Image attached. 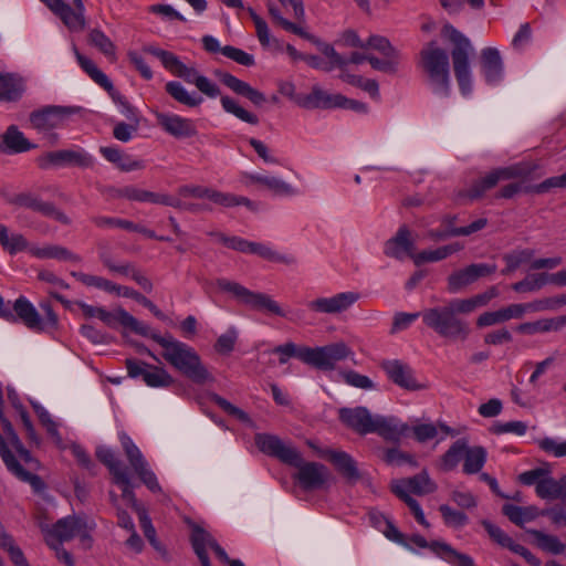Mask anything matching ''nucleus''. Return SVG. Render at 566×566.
<instances>
[{"instance_id":"nucleus-1","label":"nucleus","mask_w":566,"mask_h":566,"mask_svg":"<svg viewBox=\"0 0 566 566\" xmlns=\"http://www.w3.org/2000/svg\"><path fill=\"white\" fill-rule=\"evenodd\" d=\"M495 296V289H491L470 298H453L444 306L423 310L421 318L423 324L440 337L464 342L470 335V327L458 314H471L476 308L485 306Z\"/></svg>"},{"instance_id":"nucleus-2","label":"nucleus","mask_w":566,"mask_h":566,"mask_svg":"<svg viewBox=\"0 0 566 566\" xmlns=\"http://www.w3.org/2000/svg\"><path fill=\"white\" fill-rule=\"evenodd\" d=\"M255 444L263 453L277 458L283 463L298 469L295 478L305 490L321 489L329 478L325 465L317 462H303L298 450L274 434L258 433Z\"/></svg>"},{"instance_id":"nucleus-3","label":"nucleus","mask_w":566,"mask_h":566,"mask_svg":"<svg viewBox=\"0 0 566 566\" xmlns=\"http://www.w3.org/2000/svg\"><path fill=\"white\" fill-rule=\"evenodd\" d=\"M153 338L163 347L161 356L165 360L190 380L196 384H206L213 380V377L202 365L199 355L192 347L171 336L155 334Z\"/></svg>"},{"instance_id":"nucleus-4","label":"nucleus","mask_w":566,"mask_h":566,"mask_svg":"<svg viewBox=\"0 0 566 566\" xmlns=\"http://www.w3.org/2000/svg\"><path fill=\"white\" fill-rule=\"evenodd\" d=\"M420 64L437 94L447 96L450 91L449 57L437 42H429L420 52Z\"/></svg>"},{"instance_id":"nucleus-5","label":"nucleus","mask_w":566,"mask_h":566,"mask_svg":"<svg viewBox=\"0 0 566 566\" xmlns=\"http://www.w3.org/2000/svg\"><path fill=\"white\" fill-rule=\"evenodd\" d=\"M441 33L454 45L451 51L454 74L462 93L469 94L472 90L469 63V55L473 50L472 44L464 34H462L451 24H444Z\"/></svg>"},{"instance_id":"nucleus-6","label":"nucleus","mask_w":566,"mask_h":566,"mask_svg":"<svg viewBox=\"0 0 566 566\" xmlns=\"http://www.w3.org/2000/svg\"><path fill=\"white\" fill-rule=\"evenodd\" d=\"M92 526L80 516L71 515L60 518L52 527L41 525V531L44 534V539L48 545L62 544L80 537L82 541L90 538L88 532Z\"/></svg>"},{"instance_id":"nucleus-7","label":"nucleus","mask_w":566,"mask_h":566,"mask_svg":"<svg viewBox=\"0 0 566 566\" xmlns=\"http://www.w3.org/2000/svg\"><path fill=\"white\" fill-rule=\"evenodd\" d=\"M74 113V108L65 106H46L30 114L32 128L43 134L50 145L59 140V135L52 133L53 129L62 126L66 118Z\"/></svg>"},{"instance_id":"nucleus-8","label":"nucleus","mask_w":566,"mask_h":566,"mask_svg":"<svg viewBox=\"0 0 566 566\" xmlns=\"http://www.w3.org/2000/svg\"><path fill=\"white\" fill-rule=\"evenodd\" d=\"M119 441L122 443L124 453L126 455L129 465L134 472L138 475L142 482L151 491L160 492L161 488L155 473L150 470L147 460L139 450V448L133 442V440L125 433L119 434Z\"/></svg>"},{"instance_id":"nucleus-9","label":"nucleus","mask_w":566,"mask_h":566,"mask_svg":"<svg viewBox=\"0 0 566 566\" xmlns=\"http://www.w3.org/2000/svg\"><path fill=\"white\" fill-rule=\"evenodd\" d=\"M177 195L184 198H198V199H208L214 205L230 208L235 206H245L249 209L254 208V203L248 199L247 197H240L228 192H221L213 188L196 186V185H185L178 188Z\"/></svg>"},{"instance_id":"nucleus-10","label":"nucleus","mask_w":566,"mask_h":566,"mask_svg":"<svg viewBox=\"0 0 566 566\" xmlns=\"http://www.w3.org/2000/svg\"><path fill=\"white\" fill-rule=\"evenodd\" d=\"M352 355V350L344 342L332 343L321 347L306 346L305 364L321 370H333L338 361Z\"/></svg>"},{"instance_id":"nucleus-11","label":"nucleus","mask_w":566,"mask_h":566,"mask_svg":"<svg viewBox=\"0 0 566 566\" xmlns=\"http://www.w3.org/2000/svg\"><path fill=\"white\" fill-rule=\"evenodd\" d=\"M360 298L356 291H345L331 296H319L307 302V308L315 314L339 315L350 310Z\"/></svg>"},{"instance_id":"nucleus-12","label":"nucleus","mask_w":566,"mask_h":566,"mask_svg":"<svg viewBox=\"0 0 566 566\" xmlns=\"http://www.w3.org/2000/svg\"><path fill=\"white\" fill-rule=\"evenodd\" d=\"M41 1L62 20L70 31L81 32L86 28L85 6L83 0H72L74 8L63 0Z\"/></svg>"},{"instance_id":"nucleus-13","label":"nucleus","mask_w":566,"mask_h":566,"mask_svg":"<svg viewBox=\"0 0 566 566\" xmlns=\"http://www.w3.org/2000/svg\"><path fill=\"white\" fill-rule=\"evenodd\" d=\"M9 202L17 207L31 209L62 224L67 226L71 223V219L63 211L57 209L54 203L43 201L40 196L33 192H20L13 196Z\"/></svg>"},{"instance_id":"nucleus-14","label":"nucleus","mask_w":566,"mask_h":566,"mask_svg":"<svg viewBox=\"0 0 566 566\" xmlns=\"http://www.w3.org/2000/svg\"><path fill=\"white\" fill-rule=\"evenodd\" d=\"M190 542L201 566H210L208 548L213 549L220 560H228L227 552L217 543L210 533L197 524H191Z\"/></svg>"},{"instance_id":"nucleus-15","label":"nucleus","mask_w":566,"mask_h":566,"mask_svg":"<svg viewBox=\"0 0 566 566\" xmlns=\"http://www.w3.org/2000/svg\"><path fill=\"white\" fill-rule=\"evenodd\" d=\"M241 182L247 187L259 185L269 190L272 195L279 197H292L297 195L296 188L275 176L243 172Z\"/></svg>"},{"instance_id":"nucleus-16","label":"nucleus","mask_w":566,"mask_h":566,"mask_svg":"<svg viewBox=\"0 0 566 566\" xmlns=\"http://www.w3.org/2000/svg\"><path fill=\"white\" fill-rule=\"evenodd\" d=\"M65 165L90 167L93 165V159L87 153L81 149H63L51 151L40 158V166L42 168Z\"/></svg>"},{"instance_id":"nucleus-17","label":"nucleus","mask_w":566,"mask_h":566,"mask_svg":"<svg viewBox=\"0 0 566 566\" xmlns=\"http://www.w3.org/2000/svg\"><path fill=\"white\" fill-rule=\"evenodd\" d=\"M410 430L411 428L398 417L376 415L371 433H377L386 441L399 442Z\"/></svg>"},{"instance_id":"nucleus-18","label":"nucleus","mask_w":566,"mask_h":566,"mask_svg":"<svg viewBox=\"0 0 566 566\" xmlns=\"http://www.w3.org/2000/svg\"><path fill=\"white\" fill-rule=\"evenodd\" d=\"M384 253L396 260H403L409 256L413 260V255H417L415 240L411 237L410 230L402 226L398 229L396 234L387 240L384 247Z\"/></svg>"},{"instance_id":"nucleus-19","label":"nucleus","mask_w":566,"mask_h":566,"mask_svg":"<svg viewBox=\"0 0 566 566\" xmlns=\"http://www.w3.org/2000/svg\"><path fill=\"white\" fill-rule=\"evenodd\" d=\"M436 490L437 484L430 479L426 470L412 478L398 480L392 484V491L398 497H406L409 493L426 495L433 493Z\"/></svg>"},{"instance_id":"nucleus-20","label":"nucleus","mask_w":566,"mask_h":566,"mask_svg":"<svg viewBox=\"0 0 566 566\" xmlns=\"http://www.w3.org/2000/svg\"><path fill=\"white\" fill-rule=\"evenodd\" d=\"M387 377L397 386L406 390H421L426 386L419 384L413 377L411 367L400 360H387L381 365Z\"/></svg>"},{"instance_id":"nucleus-21","label":"nucleus","mask_w":566,"mask_h":566,"mask_svg":"<svg viewBox=\"0 0 566 566\" xmlns=\"http://www.w3.org/2000/svg\"><path fill=\"white\" fill-rule=\"evenodd\" d=\"M0 457L6 464L9 472H11L14 476L20 479L23 482L30 483L35 490H41L43 488V482L36 474L29 472L25 470L22 464L18 461L14 453H12L11 449L8 447L7 441L3 436L0 433Z\"/></svg>"},{"instance_id":"nucleus-22","label":"nucleus","mask_w":566,"mask_h":566,"mask_svg":"<svg viewBox=\"0 0 566 566\" xmlns=\"http://www.w3.org/2000/svg\"><path fill=\"white\" fill-rule=\"evenodd\" d=\"M338 413L342 422L352 430L359 434L371 433L376 415L366 407L342 408Z\"/></svg>"},{"instance_id":"nucleus-23","label":"nucleus","mask_w":566,"mask_h":566,"mask_svg":"<svg viewBox=\"0 0 566 566\" xmlns=\"http://www.w3.org/2000/svg\"><path fill=\"white\" fill-rule=\"evenodd\" d=\"M564 303L553 298L536 300L528 303H513L500 308L504 323L511 319H521L527 313H537L554 308L556 305Z\"/></svg>"},{"instance_id":"nucleus-24","label":"nucleus","mask_w":566,"mask_h":566,"mask_svg":"<svg viewBox=\"0 0 566 566\" xmlns=\"http://www.w3.org/2000/svg\"><path fill=\"white\" fill-rule=\"evenodd\" d=\"M4 440L8 443V447L11 449L12 453L17 457L18 461L22 464V467L29 472L35 471L39 469V462L35 460L30 451L24 448L21 442L19 436L14 431L12 424L2 419Z\"/></svg>"},{"instance_id":"nucleus-25","label":"nucleus","mask_w":566,"mask_h":566,"mask_svg":"<svg viewBox=\"0 0 566 566\" xmlns=\"http://www.w3.org/2000/svg\"><path fill=\"white\" fill-rule=\"evenodd\" d=\"M481 72L490 85H495L502 81L504 66L497 49L489 46L481 51Z\"/></svg>"},{"instance_id":"nucleus-26","label":"nucleus","mask_w":566,"mask_h":566,"mask_svg":"<svg viewBox=\"0 0 566 566\" xmlns=\"http://www.w3.org/2000/svg\"><path fill=\"white\" fill-rule=\"evenodd\" d=\"M335 469L350 483H355L360 479V473L355 460L346 452L339 450L327 449L321 452Z\"/></svg>"},{"instance_id":"nucleus-27","label":"nucleus","mask_w":566,"mask_h":566,"mask_svg":"<svg viewBox=\"0 0 566 566\" xmlns=\"http://www.w3.org/2000/svg\"><path fill=\"white\" fill-rule=\"evenodd\" d=\"M14 318H19L28 328L42 332L45 328L44 319L41 318L39 312L25 297L20 296L13 304ZM14 322L15 319H9Z\"/></svg>"},{"instance_id":"nucleus-28","label":"nucleus","mask_w":566,"mask_h":566,"mask_svg":"<svg viewBox=\"0 0 566 566\" xmlns=\"http://www.w3.org/2000/svg\"><path fill=\"white\" fill-rule=\"evenodd\" d=\"M339 101H343L342 94L328 93L319 86H314L310 94L296 99L297 104L305 108H336Z\"/></svg>"},{"instance_id":"nucleus-29","label":"nucleus","mask_w":566,"mask_h":566,"mask_svg":"<svg viewBox=\"0 0 566 566\" xmlns=\"http://www.w3.org/2000/svg\"><path fill=\"white\" fill-rule=\"evenodd\" d=\"M220 81L235 94L242 95L250 99L254 105H262L266 98L264 94L253 88L249 83L226 72L217 73Z\"/></svg>"},{"instance_id":"nucleus-30","label":"nucleus","mask_w":566,"mask_h":566,"mask_svg":"<svg viewBox=\"0 0 566 566\" xmlns=\"http://www.w3.org/2000/svg\"><path fill=\"white\" fill-rule=\"evenodd\" d=\"M220 81L235 94L242 95L250 99L254 105H262L266 98L264 94L253 88L249 83L226 72L217 73Z\"/></svg>"},{"instance_id":"nucleus-31","label":"nucleus","mask_w":566,"mask_h":566,"mask_svg":"<svg viewBox=\"0 0 566 566\" xmlns=\"http://www.w3.org/2000/svg\"><path fill=\"white\" fill-rule=\"evenodd\" d=\"M157 119L159 125L175 137L185 138L196 134L195 126L190 119L169 114H158Z\"/></svg>"},{"instance_id":"nucleus-32","label":"nucleus","mask_w":566,"mask_h":566,"mask_svg":"<svg viewBox=\"0 0 566 566\" xmlns=\"http://www.w3.org/2000/svg\"><path fill=\"white\" fill-rule=\"evenodd\" d=\"M245 306L265 314L286 317L283 307L269 294L252 291Z\"/></svg>"},{"instance_id":"nucleus-33","label":"nucleus","mask_w":566,"mask_h":566,"mask_svg":"<svg viewBox=\"0 0 566 566\" xmlns=\"http://www.w3.org/2000/svg\"><path fill=\"white\" fill-rule=\"evenodd\" d=\"M532 168L526 164H517L505 168L496 169L485 177L481 178L484 182V188H493L500 180H507L512 178L524 177L531 174Z\"/></svg>"},{"instance_id":"nucleus-34","label":"nucleus","mask_w":566,"mask_h":566,"mask_svg":"<svg viewBox=\"0 0 566 566\" xmlns=\"http://www.w3.org/2000/svg\"><path fill=\"white\" fill-rule=\"evenodd\" d=\"M430 551L454 566H474L473 559L444 542H431Z\"/></svg>"},{"instance_id":"nucleus-35","label":"nucleus","mask_w":566,"mask_h":566,"mask_svg":"<svg viewBox=\"0 0 566 566\" xmlns=\"http://www.w3.org/2000/svg\"><path fill=\"white\" fill-rule=\"evenodd\" d=\"M0 138H2L3 150L8 153H24L35 147L15 125L9 126Z\"/></svg>"},{"instance_id":"nucleus-36","label":"nucleus","mask_w":566,"mask_h":566,"mask_svg":"<svg viewBox=\"0 0 566 566\" xmlns=\"http://www.w3.org/2000/svg\"><path fill=\"white\" fill-rule=\"evenodd\" d=\"M29 252L38 259H56L62 261L80 262L81 258L64 247L48 244L44 247H32Z\"/></svg>"},{"instance_id":"nucleus-37","label":"nucleus","mask_w":566,"mask_h":566,"mask_svg":"<svg viewBox=\"0 0 566 566\" xmlns=\"http://www.w3.org/2000/svg\"><path fill=\"white\" fill-rule=\"evenodd\" d=\"M468 439L462 438L454 441L449 449L441 455L439 468L444 472L454 470L464 459Z\"/></svg>"},{"instance_id":"nucleus-38","label":"nucleus","mask_w":566,"mask_h":566,"mask_svg":"<svg viewBox=\"0 0 566 566\" xmlns=\"http://www.w3.org/2000/svg\"><path fill=\"white\" fill-rule=\"evenodd\" d=\"M486 457L485 448L481 446L470 447L468 441L463 459V472L465 474L480 472L486 462Z\"/></svg>"},{"instance_id":"nucleus-39","label":"nucleus","mask_w":566,"mask_h":566,"mask_svg":"<svg viewBox=\"0 0 566 566\" xmlns=\"http://www.w3.org/2000/svg\"><path fill=\"white\" fill-rule=\"evenodd\" d=\"M250 254H256L266 261L285 264L289 266L295 265L297 263L296 256L292 254L280 253L272 247L259 242H252Z\"/></svg>"},{"instance_id":"nucleus-40","label":"nucleus","mask_w":566,"mask_h":566,"mask_svg":"<svg viewBox=\"0 0 566 566\" xmlns=\"http://www.w3.org/2000/svg\"><path fill=\"white\" fill-rule=\"evenodd\" d=\"M462 248L463 247L460 243L455 242L433 250H424L418 252L417 255H413V262L416 265H421L428 262H438L460 251Z\"/></svg>"},{"instance_id":"nucleus-41","label":"nucleus","mask_w":566,"mask_h":566,"mask_svg":"<svg viewBox=\"0 0 566 566\" xmlns=\"http://www.w3.org/2000/svg\"><path fill=\"white\" fill-rule=\"evenodd\" d=\"M72 275L86 286L96 287L98 290L114 293L122 296L123 289L125 286L118 285L103 276L86 274L82 272H73Z\"/></svg>"},{"instance_id":"nucleus-42","label":"nucleus","mask_w":566,"mask_h":566,"mask_svg":"<svg viewBox=\"0 0 566 566\" xmlns=\"http://www.w3.org/2000/svg\"><path fill=\"white\" fill-rule=\"evenodd\" d=\"M502 511L503 514L507 516L512 523L518 526L535 520L538 515V511L535 506L523 507L513 504H504Z\"/></svg>"},{"instance_id":"nucleus-43","label":"nucleus","mask_w":566,"mask_h":566,"mask_svg":"<svg viewBox=\"0 0 566 566\" xmlns=\"http://www.w3.org/2000/svg\"><path fill=\"white\" fill-rule=\"evenodd\" d=\"M166 91L177 102L189 107H196L203 101L202 97L189 93L179 82H168L166 84Z\"/></svg>"},{"instance_id":"nucleus-44","label":"nucleus","mask_w":566,"mask_h":566,"mask_svg":"<svg viewBox=\"0 0 566 566\" xmlns=\"http://www.w3.org/2000/svg\"><path fill=\"white\" fill-rule=\"evenodd\" d=\"M143 52L151 54L160 60L164 67L171 72L174 75L177 74L182 62L179 60L177 55L169 51L161 50L155 45H144Z\"/></svg>"},{"instance_id":"nucleus-45","label":"nucleus","mask_w":566,"mask_h":566,"mask_svg":"<svg viewBox=\"0 0 566 566\" xmlns=\"http://www.w3.org/2000/svg\"><path fill=\"white\" fill-rule=\"evenodd\" d=\"M216 284L221 292L230 294L232 297H234L239 303L243 305L247 304L252 293L251 290L247 289L240 283L227 279H218Z\"/></svg>"},{"instance_id":"nucleus-46","label":"nucleus","mask_w":566,"mask_h":566,"mask_svg":"<svg viewBox=\"0 0 566 566\" xmlns=\"http://www.w3.org/2000/svg\"><path fill=\"white\" fill-rule=\"evenodd\" d=\"M536 494L542 499H558L564 495V485L563 478L560 481H556L553 478H548L547 475L537 483L536 485Z\"/></svg>"},{"instance_id":"nucleus-47","label":"nucleus","mask_w":566,"mask_h":566,"mask_svg":"<svg viewBox=\"0 0 566 566\" xmlns=\"http://www.w3.org/2000/svg\"><path fill=\"white\" fill-rule=\"evenodd\" d=\"M221 105L227 113L234 115L237 118L242 122L249 123L251 125H256L259 123V118L256 115L248 112L242 106L238 104L237 101L229 96L221 97Z\"/></svg>"},{"instance_id":"nucleus-48","label":"nucleus","mask_w":566,"mask_h":566,"mask_svg":"<svg viewBox=\"0 0 566 566\" xmlns=\"http://www.w3.org/2000/svg\"><path fill=\"white\" fill-rule=\"evenodd\" d=\"M272 352L280 356V364H286L291 357H296L304 364L306 361V346H297L292 342L279 345Z\"/></svg>"},{"instance_id":"nucleus-49","label":"nucleus","mask_w":566,"mask_h":566,"mask_svg":"<svg viewBox=\"0 0 566 566\" xmlns=\"http://www.w3.org/2000/svg\"><path fill=\"white\" fill-rule=\"evenodd\" d=\"M144 381L149 387H169L174 378L161 367L150 366L144 375Z\"/></svg>"},{"instance_id":"nucleus-50","label":"nucleus","mask_w":566,"mask_h":566,"mask_svg":"<svg viewBox=\"0 0 566 566\" xmlns=\"http://www.w3.org/2000/svg\"><path fill=\"white\" fill-rule=\"evenodd\" d=\"M96 457L108 468L113 479L117 478L119 473L127 472V470L122 465V462L116 458L115 453L109 448H97Z\"/></svg>"},{"instance_id":"nucleus-51","label":"nucleus","mask_w":566,"mask_h":566,"mask_svg":"<svg viewBox=\"0 0 566 566\" xmlns=\"http://www.w3.org/2000/svg\"><path fill=\"white\" fill-rule=\"evenodd\" d=\"M534 255V251L531 249H522L515 250L510 253H506L503 256V260L506 263L505 269L502 270L503 274H509L514 272L520 265L525 262H528Z\"/></svg>"},{"instance_id":"nucleus-52","label":"nucleus","mask_w":566,"mask_h":566,"mask_svg":"<svg viewBox=\"0 0 566 566\" xmlns=\"http://www.w3.org/2000/svg\"><path fill=\"white\" fill-rule=\"evenodd\" d=\"M547 284L546 273L527 275L524 280L512 285L513 291L517 293H528L541 290Z\"/></svg>"},{"instance_id":"nucleus-53","label":"nucleus","mask_w":566,"mask_h":566,"mask_svg":"<svg viewBox=\"0 0 566 566\" xmlns=\"http://www.w3.org/2000/svg\"><path fill=\"white\" fill-rule=\"evenodd\" d=\"M114 483L122 488V497L139 514L145 511L137 502L135 494L132 490V481L129 474L119 473L117 478L113 479Z\"/></svg>"},{"instance_id":"nucleus-54","label":"nucleus","mask_w":566,"mask_h":566,"mask_svg":"<svg viewBox=\"0 0 566 566\" xmlns=\"http://www.w3.org/2000/svg\"><path fill=\"white\" fill-rule=\"evenodd\" d=\"M536 543L539 548L552 554H560L565 549V545L558 539L557 536L548 535L539 531H533Z\"/></svg>"},{"instance_id":"nucleus-55","label":"nucleus","mask_w":566,"mask_h":566,"mask_svg":"<svg viewBox=\"0 0 566 566\" xmlns=\"http://www.w3.org/2000/svg\"><path fill=\"white\" fill-rule=\"evenodd\" d=\"M4 251L17 254L28 249V241L21 233H11L9 229L0 241Z\"/></svg>"},{"instance_id":"nucleus-56","label":"nucleus","mask_w":566,"mask_h":566,"mask_svg":"<svg viewBox=\"0 0 566 566\" xmlns=\"http://www.w3.org/2000/svg\"><path fill=\"white\" fill-rule=\"evenodd\" d=\"M23 92V84L20 78L9 74L6 81L0 85V95L3 101H17Z\"/></svg>"},{"instance_id":"nucleus-57","label":"nucleus","mask_w":566,"mask_h":566,"mask_svg":"<svg viewBox=\"0 0 566 566\" xmlns=\"http://www.w3.org/2000/svg\"><path fill=\"white\" fill-rule=\"evenodd\" d=\"M77 62L81 67L91 76V78L101 84H107L109 86V78L96 66V64L88 57L82 55L78 51H75Z\"/></svg>"},{"instance_id":"nucleus-58","label":"nucleus","mask_w":566,"mask_h":566,"mask_svg":"<svg viewBox=\"0 0 566 566\" xmlns=\"http://www.w3.org/2000/svg\"><path fill=\"white\" fill-rule=\"evenodd\" d=\"M88 41L106 56H115V45L103 31L98 29L92 30L88 34Z\"/></svg>"},{"instance_id":"nucleus-59","label":"nucleus","mask_w":566,"mask_h":566,"mask_svg":"<svg viewBox=\"0 0 566 566\" xmlns=\"http://www.w3.org/2000/svg\"><path fill=\"white\" fill-rule=\"evenodd\" d=\"M536 444L543 452L555 458L566 457V440L559 441L552 437H544L536 440Z\"/></svg>"},{"instance_id":"nucleus-60","label":"nucleus","mask_w":566,"mask_h":566,"mask_svg":"<svg viewBox=\"0 0 566 566\" xmlns=\"http://www.w3.org/2000/svg\"><path fill=\"white\" fill-rule=\"evenodd\" d=\"M92 222L101 229L120 228L128 231L138 229V224L132 221L112 217L96 216L92 218Z\"/></svg>"},{"instance_id":"nucleus-61","label":"nucleus","mask_w":566,"mask_h":566,"mask_svg":"<svg viewBox=\"0 0 566 566\" xmlns=\"http://www.w3.org/2000/svg\"><path fill=\"white\" fill-rule=\"evenodd\" d=\"M475 282L472 272L469 266L463 270L452 273L448 279L449 291L455 293L464 286Z\"/></svg>"},{"instance_id":"nucleus-62","label":"nucleus","mask_w":566,"mask_h":566,"mask_svg":"<svg viewBox=\"0 0 566 566\" xmlns=\"http://www.w3.org/2000/svg\"><path fill=\"white\" fill-rule=\"evenodd\" d=\"M115 315V322H119L125 327L130 328L136 334L146 336L149 332V326L146 324H143L138 319H136L133 315L127 313L124 310H119Z\"/></svg>"},{"instance_id":"nucleus-63","label":"nucleus","mask_w":566,"mask_h":566,"mask_svg":"<svg viewBox=\"0 0 566 566\" xmlns=\"http://www.w3.org/2000/svg\"><path fill=\"white\" fill-rule=\"evenodd\" d=\"M318 48L322 53L331 60L329 65L325 67V71H331L335 67L339 69L342 72L346 71V66L349 64L348 59L338 54L335 49L327 43L319 42Z\"/></svg>"},{"instance_id":"nucleus-64","label":"nucleus","mask_w":566,"mask_h":566,"mask_svg":"<svg viewBox=\"0 0 566 566\" xmlns=\"http://www.w3.org/2000/svg\"><path fill=\"white\" fill-rule=\"evenodd\" d=\"M155 193L149 190L140 189L135 186H127L122 188L118 191V196L126 198L128 200L138 201V202H150L155 201Z\"/></svg>"}]
</instances>
